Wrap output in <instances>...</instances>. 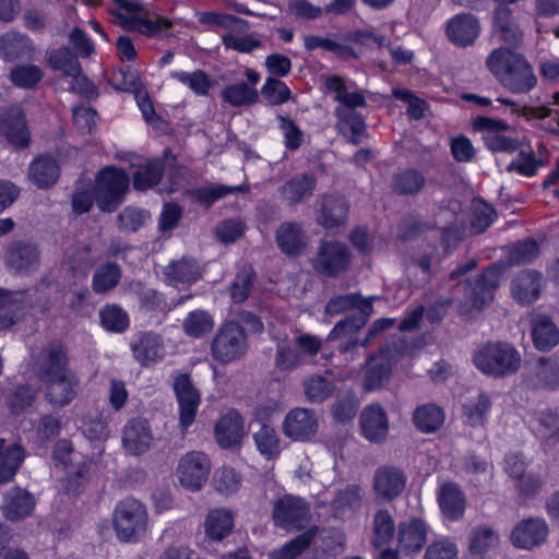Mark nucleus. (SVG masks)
<instances>
[{"instance_id":"nucleus-57","label":"nucleus","mask_w":559,"mask_h":559,"mask_svg":"<svg viewBox=\"0 0 559 559\" xmlns=\"http://www.w3.org/2000/svg\"><path fill=\"white\" fill-rule=\"evenodd\" d=\"M257 282V273L251 266H243L230 285V298L235 302H243L250 296Z\"/></svg>"},{"instance_id":"nucleus-33","label":"nucleus","mask_w":559,"mask_h":559,"mask_svg":"<svg viewBox=\"0 0 559 559\" xmlns=\"http://www.w3.org/2000/svg\"><path fill=\"white\" fill-rule=\"evenodd\" d=\"M110 13L114 15V22L119 24L122 28L130 32H140L147 36H155L158 32L173 26V22L163 16L143 19L139 16H128L114 10H111Z\"/></svg>"},{"instance_id":"nucleus-9","label":"nucleus","mask_w":559,"mask_h":559,"mask_svg":"<svg viewBox=\"0 0 559 559\" xmlns=\"http://www.w3.org/2000/svg\"><path fill=\"white\" fill-rule=\"evenodd\" d=\"M272 519L278 527L300 530L311 520V506L299 496L284 495L274 502Z\"/></svg>"},{"instance_id":"nucleus-2","label":"nucleus","mask_w":559,"mask_h":559,"mask_svg":"<svg viewBox=\"0 0 559 559\" xmlns=\"http://www.w3.org/2000/svg\"><path fill=\"white\" fill-rule=\"evenodd\" d=\"M521 361L520 352L503 341L487 342L473 354L475 367L484 374L498 379L516 373Z\"/></svg>"},{"instance_id":"nucleus-11","label":"nucleus","mask_w":559,"mask_h":559,"mask_svg":"<svg viewBox=\"0 0 559 559\" xmlns=\"http://www.w3.org/2000/svg\"><path fill=\"white\" fill-rule=\"evenodd\" d=\"M210 472V459L200 451L188 452L180 459L177 466L179 483L191 491H199L205 485Z\"/></svg>"},{"instance_id":"nucleus-17","label":"nucleus","mask_w":559,"mask_h":559,"mask_svg":"<svg viewBox=\"0 0 559 559\" xmlns=\"http://www.w3.org/2000/svg\"><path fill=\"white\" fill-rule=\"evenodd\" d=\"M319 421L313 409L296 407L287 413L283 421L284 435L294 441H306L318 431Z\"/></svg>"},{"instance_id":"nucleus-26","label":"nucleus","mask_w":559,"mask_h":559,"mask_svg":"<svg viewBox=\"0 0 559 559\" xmlns=\"http://www.w3.org/2000/svg\"><path fill=\"white\" fill-rule=\"evenodd\" d=\"M348 203L342 195H324L319 202L317 222L324 228H335L346 223Z\"/></svg>"},{"instance_id":"nucleus-8","label":"nucleus","mask_w":559,"mask_h":559,"mask_svg":"<svg viewBox=\"0 0 559 559\" xmlns=\"http://www.w3.org/2000/svg\"><path fill=\"white\" fill-rule=\"evenodd\" d=\"M350 263V249L340 241H322L312 259L313 270L328 277H337L346 273Z\"/></svg>"},{"instance_id":"nucleus-13","label":"nucleus","mask_w":559,"mask_h":559,"mask_svg":"<svg viewBox=\"0 0 559 559\" xmlns=\"http://www.w3.org/2000/svg\"><path fill=\"white\" fill-rule=\"evenodd\" d=\"M0 133L15 150H25L31 145V131L20 106H11L1 112Z\"/></svg>"},{"instance_id":"nucleus-36","label":"nucleus","mask_w":559,"mask_h":559,"mask_svg":"<svg viewBox=\"0 0 559 559\" xmlns=\"http://www.w3.org/2000/svg\"><path fill=\"white\" fill-rule=\"evenodd\" d=\"M426 185V178L421 171L415 168L399 169L391 177L390 187L397 195H416Z\"/></svg>"},{"instance_id":"nucleus-42","label":"nucleus","mask_w":559,"mask_h":559,"mask_svg":"<svg viewBox=\"0 0 559 559\" xmlns=\"http://www.w3.org/2000/svg\"><path fill=\"white\" fill-rule=\"evenodd\" d=\"M528 384L534 389L554 391L559 388V364L548 357L538 359L535 367V374L530 379Z\"/></svg>"},{"instance_id":"nucleus-16","label":"nucleus","mask_w":559,"mask_h":559,"mask_svg":"<svg viewBox=\"0 0 559 559\" xmlns=\"http://www.w3.org/2000/svg\"><path fill=\"white\" fill-rule=\"evenodd\" d=\"M154 445V436L150 423L141 417L128 420L122 430V447L133 456L148 452Z\"/></svg>"},{"instance_id":"nucleus-47","label":"nucleus","mask_w":559,"mask_h":559,"mask_svg":"<svg viewBox=\"0 0 559 559\" xmlns=\"http://www.w3.org/2000/svg\"><path fill=\"white\" fill-rule=\"evenodd\" d=\"M4 444L5 441L0 439V484L11 481L24 460L20 445L4 448Z\"/></svg>"},{"instance_id":"nucleus-56","label":"nucleus","mask_w":559,"mask_h":559,"mask_svg":"<svg viewBox=\"0 0 559 559\" xmlns=\"http://www.w3.org/2000/svg\"><path fill=\"white\" fill-rule=\"evenodd\" d=\"M48 64L64 76L80 74L82 69L76 56L68 47L53 50L48 58Z\"/></svg>"},{"instance_id":"nucleus-55","label":"nucleus","mask_w":559,"mask_h":559,"mask_svg":"<svg viewBox=\"0 0 559 559\" xmlns=\"http://www.w3.org/2000/svg\"><path fill=\"white\" fill-rule=\"evenodd\" d=\"M222 98L231 106L239 107L255 104L259 93L247 83L229 84L222 91Z\"/></svg>"},{"instance_id":"nucleus-52","label":"nucleus","mask_w":559,"mask_h":559,"mask_svg":"<svg viewBox=\"0 0 559 559\" xmlns=\"http://www.w3.org/2000/svg\"><path fill=\"white\" fill-rule=\"evenodd\" d=\"M318 533V526H311L302 534L296 536L282 548L274 551L273 559H297L313 543Z\"/></svg>"},{"instance_id":"nucleus-48","label":"nucleus","mask_w":559,"mask_h":559,"mask_svg":"<svg viewBox=\"0 0 559 559\" xmlns=\"http://www.w3.org/2000/svg\"><path fill=\"white\" fill-rule=\"evenodd\" d=\"M121 276L122 271L117 263L100 264L93 274L92 288L96 294H106L119 284Z\"/></svg>"},{"instance_id":"nucleus-45","label":"nucleus","mask_w":559,"mask_h":559,"mask_svg":"<svg viewBox=\"0 0 559 559\" xmlns=\"http://www.w3.org/2000/svg\"><path fill=\"white\" fill-rule=\"evenodd\" d=\"M413 423L419 431L432 433L443 425L444 413L436 404H425L414 411Z\"/></svg>"},{"instance_id":"nucleus-3","label":"nucleus","mask_w":559,"mask_h":559,"mask_svg":"<svg viewBox=\"0 0 559 559\" xmlns=\"http://www.w3.org/2000/svg\"><path fill=\"white\" fill-rule=\"evenodd\" d=\"M276 341L274 366L278 371H292L300 367L306 357H312L322 347V341L310 334L289 337L286 333H273Z\"/></svg>"},{"instance_id":"nucleus-62","label":"nucleus","mask_w":559,"mask_h":559,"mask_svg":"<svg viewBox=\"0 0 559 559\" xmlns=\"http://www.w3.org/2000/svg\"><path fill=\"white\" fill-rule=\"evenodd\" d=\"M497 218L496 210L486 202L479 201L473 204V216L471 221V233L483 234Z\"/></svg>"},{"instance_id":"nucleus-32","label":"nucleus","mask_w":559,"mask_h":559,"mask_svg":"<svg viewBox=\"0 0 559 559\" xmlns=\"http://www.w3.org/2000/svg\"><path fill=\"white\" fill-rule=\"evenodd\" d=\"M495 32L499 38L510 47L519 48L523 43V32L515 22L512 10L498 5L493 13Z\"/></svg>"},{"instance_id":"nucleus-10","label":"nucleus","mask_w":559,"mask_h":559,"mask_svg":"<svg viewBox=\"0 0 559 559\" xmlns=\"http://www.w3.org/2000/svg\"><path fill=\"white\" fill-rule=\"evenodd\" d=\"M404 348L402 343L393 342L383 346L378 354L370 356L365 376L367 391L378 390L389 380L392 362L402 356Z\"/></svg>"},{"instance_id":"nucleus-24","label":"nucleus","mask_w":559,"mask_h":559,"mask_svg":"<svg viewBox=\"0 0 559 559\" xmlns=\"http://www.w3.org/2000/svg\"><path fill=\"white\" fill-rule=\"evenodd\" d=\"M131 349L141 366L148 367L164 357L163 337L154 332H141L131 343Z\"/></svg>"},{"instance_id":"nucleus-5","label":"nucleus","mask_w":559,"mask_h":559,"mask_svg":"<svg viewBox=\"0 0 559 559\" xmlns=\"http://www.w3.org/2000/svg\"><path fill=\"white\" fill-rule=\"evenodd\" d=\"M147 520L145 506L139 500L128 497L121 500L115 509L114 527L121 540H138L146 532Z\"/></svg>"},{"instance_id":"nucleus-4","label":"nucleus","mask_w":559,"mask_h":559,"mask_svg":"<svg viewBox=\"0 0 559 559\" xmlns=\"http://www.w3.org/2000/svg\"><path fill=\"white\" fill-rule=\"evenodd\" d=\"M128 174L116 166L103 168L96 177L95 200L103 212L111 213L123 202L129 190Z\"/></svg>"},{"instance_id":"nucleus-53","label":"nucleus","mask_w":559,"mask_h":559,"mask_svg":"<svg viewBox=\"0 0 559 559\" xmlns=\"http://www.w3.org/2000/svg\"><path fill=\"white\" fill-rule=\"evenodd\" d=\"M253 440L258 451L266 460H273L280 455V438L273 427L269 425H262L260 429L253 433Z\"/></svg>"},{"instance_id":"nucleus-23","label":"nucleus","mask_w":559,"mask_h":559,"mask_svg":"<svg viewBox=\"0 0 559 559\" xmlns=\"http://www.w3.org/2000/svg\"><path fill=\"white\" fill-rule=\"evenodd\" d=\"M245 436L243 419L235 411H228L215 425V439L223 449H236Z\"/></svg>"},{"instance_id":"nucleus-50","label":"nucleus","mask_w":559,"mask_h":559,"mask_svg":"<svg viewBox=\"0 0 559 559\" xmlns=\"http://www.w3.org/2000/svg\"><path fill=\"white\" fill-rule=\"evenodd\" d=\"M201 275L198 262L192 258H181L165 269V276L171 283L195 282Z\"/></svg>"},{"instance_id":"nucleus-15","label":"nucleus","mask_w":559,"mask_h":559,"mask_svg":"<svg viewBox=\"0 0 559 559\" xmlns=\"http://www.w3.org/2000/svg\"><path fill=\"white\" fill-rule=\"evenodd\" d=\"M406 480V474L402 468L381 465L374 471L372 488L377 498L390 502L403 493Z\"/></svg>"},{"instance_id":"nucleus-25","label":"nucleus","mask_w":559,"mask_h":559,"mask_svg":"<svg viewBox=\"0 0 559 559\" xmlns=\"http://www.w3.org/2000/svg\"><path fill=\"white\" fill-rule=\"evenodd\" d=\"M335 116L337 121L335 129L340 134L347 138L348 142L359 145L368 138L367 124L360 114L352 108L336 107Z\"/></svg>"},{"instance_id":"nucleus-43","label":"nucleus","mask_w":559,"mask_h":559,"mask_svg":"<svg viewBox=\"0 0 559 559\" xmlns=\"http://www.w3.org/2000/svg\"><path fill=\"white\" fill-rule=\"evenodd\" d=\"M304 394L308 402L319 404L332 396L335 383L329 376L313 374L302 381Z\"/></svg>"},{"instance_id":"nucleus-46","label":"nucleus","mask_w":559,"mask_h":559,"mask_svg":"<svg viewBox=\"0 0 559 559\" xmlns=\"http://www.w3.org/2000/svg\"><path fill=\"white\" fill-rule=\"evenodd\" d=\"M250 186L249 185H240V186H225V185H217L212 187H200L195 188L189 191V194L191 198L203 205L206 209H210L212 204L222 199L225 198L229 193L234 192H249Z\"/></svg>"},{"instance_id":"nucleus-63","label":"nucleus","mask_w":559,"mask_h":559,"mask_svg":"<svg viewBox=\"0 0 559 559\" xmlns=\"http://www.w3.org/2000/svg\"><path fill=\"white\" fill-rule=\"evenodd\" d=\"M102 325L111 332H123L129 325L127 312L117 305L106 306L100 310Z\"/></svg>"},{"instance_id":"nucleus-19","label":"nucleus","mask_w":559,"mask_h":559,"mask_svg":"<svg viewBox=\"0 0 559 559\" xmlns=\"http://www.w3.org/2000/svg\"><path fill=\"white\" fill-rule=\"evenodd\" d=\"M43 381L46 382L45 397L53 407L68 405L76 395L79 379L72 370Z\"/></svg>"},{"instance_id":"nucleus-40","label":"nucleus","mask_w":559,"mask_h":559,"mask_svg":"<svg viewBox=\"0 0 559 559\" xmlns=\"http://www.w3.org/2000/svg\"><path fill=\"white\" fill-rule=\"evenodd\" d=\"M26 311L21 294H12L0 288V330L11 328Z\"/></svg>"},{"instance_id":"nucleus-51","label":"nucleus","mask_w":559,"mask_h":559,"mask_svg":"<svg viewBox=\"0 0 559 559\" xmlns=\"http://www.w3.org/2000/svg\"><path fill=\"white\" fill-rule=\"evenodd\" d=\"M354 308L358 312L372 311V304L370 299H366L359 294L338 295L328 301L325 312L329 316H336Z\"/></svg>"},{"instance_id":"nucleus-14","label":"nucleus","mask_w":559,"mask_h":559,"mask_svg":"<svg viewBox=\"0 0 559 559\" xmlns=\"http://www.w3.org/2000/svg\"><path fill=\"white\" fill-rule=\"evenodd\" d=\"M174 391L179 404V426L185 432L194 421L201 396L187 373L178 374L174 382Z\"/></svg>"},{"instance_id":"nucleus-31","label":"nucleus","mask_w":559,"mask_h":559,"mask_svg":"<svg viewBox=\"0 0 559 559\" xmlns=\"http://www.w3.org/2000/svg\"><path fill=\"white\" fill-rule=\"evenodd\" d=\"M542 274L533 271H521L511 283V293L519 304H533L540 294Z\"/></svg>"},{"instance_id":"nucleus-12","label":"nucleus","mask_w":559,"mask_h":559,"mask_svg":"<svg viewBox=\"0 0 559 559\" xmlns=\"http://www.w3.org/2000/svg\"><path fill=\"white\" fill-rule=\"evenodd\" d=\"M3 262L10 271L16 274H27L38 269L40 250L33 242L13 240L4 249Z\"/></svg>"},{"instance_id":"nucleus-58","label":"nucleus","mask_w":559,"mask_h":559,"mask_svg":"<svg viewBox=\"0 0 559 559\" xmlns=\"http://www.w3.org/2000/svg\"><path fill=\"white\" fill-rule=\"evenodd\" d=\"M345 540L344 534L336 530L318 527L313 543L323 552L337 556L344 551Z\"/></svg>"},{"instance_id":"nucleus-38","label":"nucleus","mask_w":559,"mask_h":559,"mask_svg":"<svg viewBox=\"0 0 559 559\" xmlns=\"http://www.w3.org/2000/svg\"><path fill=\"white\" fill-rule=\"evenodd\" d=\"M60 175L57 160L50 156H39L31 165L28 177L39 189H47L53 186Z\"/></svg>"},{"instance_id":"nucleus-49","label":"nucleus","mask_w":559,"mask_h":559,"mask_svg":"<svg viewBox=\"0 0 559 559\" xmlns=\"http://www.w3.org/2000/svg\"><path fill=\"white\" fill-rule=\"evenodd\" d=\"M395 523L386 509H380L374 513L372 522L371 545L381 548L388 545L394 537Z\"/></svg>"},{"instance_id":"nucleus-20","label":"nucleus","mask_w":559,"mask_h":559,"mask_svg":"<svg viewBox=\"0 0 559 559\" xmlns=\"http://www.w3.org/2000/svg\"><path fill=\"white\" fill-rule=\"evenodd\" d=\"M360 427L368 441L384 442L389 435V419L384 408L379 404L366 406L360 413Z\"/></svg>"},{"instance_id":"nucleus-34","label":"nucleus","mask_w":559,"mask_h":559,"mask_svg":"<svg viewBox=\"0 0 559 559\" xmlns=\"http://www.w3.org/2000/svg\"><path fill=\"white\" fill-rule=\"evenodd\" d=\"M34 507V497L28 491L15 487L4 495L2 513L7 520L19 521L28 516Z\"/></svg>"},{"instance_id":"nucleus-27","label":"nucleus","mask_w":559,"mask_h":559,"mask_svg":"<svg viewBox=\"0 0 559 559\" xmlns=\"http://www.w3.org/2000/svg\"><path fill=\"white\" fill-rule=\"evenodd\" d=\"M532 341L539 352H549L559 344V328L546 314H535L530 320Z\"/></svg>"},{"instance_id":"nucleus-7","label":"nucleus","mask_w":559,"mask_h":559,"mask_svg":"<svg viewBox=\"0 0 559 559\" xmlns=\"http://www.w3.org/2000/svg\"><path fill=\"white\" fill-rule=\"evenodd\" d=\"M504 264L496 262L486 267L474 281H467L465 289V307L481 310L493 299L495 290L499 286Z\"/></svg>"},{"instance_id":"nucleus-6","label":"nucleus","mask_w":559,"mask_h":559,"mask_svg":"<svg viewBox=\"0 0 559 559\" xmlns=\"http://www.w3.org/2000/svg\"><path fill=\"white\" fill-rule=\"evenodd\" d=\"M248 349L247 336L243 328L235 322L227 321L216 332L211 344V353L215 360L226 365L243 357Z\"/></svg>"},{"instance_id":"nucleus-1","label":"nucleus","mask_w":559,"mask_h":559,"mask_svg":"<svg viewBox=\"0 0 559 559\" xmlns=\"http://www.w3.org/2000/svg\"><path fill=\"white\" fill-rule=\"evenodd\" d=\"M486 67L497 81L513 94H526L537 84L532 64L524 55L508 47L493 49Z\"/></svg>"},{"instance_id":"nucleus-59","label":"nucleus","mask_w":559,"mask_h":559,"mask_svg":"<svg viewBox=\"0 0 559 559\" xmlns=\"http://www.w3.org/2000/svg\"><path fill=\"white\" fill-rule=\"evenodd\" d=\"M151 218L148 211L135 207L127 206L117 216V226L120 230L135 233Z\"/></svg>"},{"instance_id":"nucleus-64","label":"nucleus","mask_w":559,"mask_h":559,"mask_svg":"<svg viewBox=\"0 0 559 559\" xmlns=\"http://www.w3.org/2000/svg\"><path fill=\"white\" fill-rule=\"evenodd\" d=\"M262 96L270 105L277 106L286 103L292 98L288 86L280 79L269 76L261 88Z\"/></svg>"},{"instance_id":"nucleus-41","label":"nucleus","mask_w":559,"mask_h":559,"mask_svg":"<svg viewBox=\"0 0 559 559\" xmlns=\"http://www.w3.org/2000/svg\"><path fill=\"white\" fill-rule=\"evenodd\" d=\"M204 527L210 539L222 540L233 532L234 515L227 509H214L209 512Z\"/></svg>"},{"instance_id":"nucleus-22","label":"nucleus","mask_w":559,"mask_h":559,"mask_svg":"<svg viewBox=\"0 0 559 559\" xmlns=\"http://www.w3.org/2000/svg\"><path fill=\"white\" fill-rule=\"evenodd\" d=\"M447 36L457 47L471 46L479 35V21L471 13H461L447 23Z\"/></svg>"},{"instance_id":"nucleus-39","label":"nucleus","mask_w":559,"mask_h":559,"mask_svg":"<svg viewBox=\"0 0 559 559\" xmlns=\"http://www.w3.org/2000/svg\"><path fill=\"white\" fill-rule=\"evenodd\" d=\"M314 187V177L312 175L302 174L285 182L278 188V191L288 204L295 205L305 198L312 195Z\"/></svg>"},{"instance_id":"nucleus-35","label":"nucleus","mask_w":559,"mask_h":559,"mask_svg":"<svg viewBox=\"0 0 559 559\" xmlns=\"http://www.w3.org/2000/svg\"><path fill=\"white\" fill-rule=\"evenodd\" d=\"M438 501L443 515L450 521L461 519L465 510V496L454 483H444L440 486Z\"/></svg>"},{"instance_id":"nucleus-21","label":"nucleus","mask_w":559,"mask_h":559,"mask_svg":"<svg viewBox=\"0 0 559 559\" xmlns=\"http://www.w3.org/2000/svg\"><path fill=\"white\" fill-rule=\"evenodd\" d=\"M36 372L40 380L70 371L64 347L58 342L44 347L36 359Z\"/></svg>"},{"instance_id":"nucleus-44","label":"nucleus","mask_w":559,"mask_h":559,"mask_svg":"<svg viewBox=\"0 0 559 559\" xmlns=\"http://www.w3.org/2000/svg\"><path fill=\"white\" fill-rule=\"evenodd\" d=\"M164 163L153 160L139 165L132 175V186L136 191H146L156 187L164 176Z\"/></svg>"},{"instance_id":"nucleus-28","label":"nucleus","mask_w":559,"mask_h":559,"mask_svg":"<svg viewBox=\"0 0 559 559\" xmlns=\"http://www.w3.org/2000/svg\"><path fill=\"white\" fill-rule=\"evenodd\" d=\"M427 540V525L421 519L412 518L397 526L399 546L405 554L418 552Z\"/></svg>"},{"instance_id":"nucleus-37","label":"nucleus","mask_w":559,"mask_h":559,"mask_svg":"<svg viewBox=\"0 0 559 559\" xmlns=\"http://www.w3.org/2000/svg\"><path fill=\"white\" fill-rule=\"evenodd\" d=\"M34 47L26 35L9 32L0 37V53L7 61L31 59Z\"/></svg>"},{"instance_id":"nucleus-54","label":"nucleus","mask_w":559,"mask_h":559,"mask_svg":"<svg viewBox=\"0 0 559 559\" xmlns=\"http://www.w3.org/2000/svg\"><path fill=\"white\" fill-rule=\"evenodd\" d=\"M9 78L13 85L24 90H33L43 80L44 72L35 64H17L10 70Z\"/></svg>"},{"instance_id":"nucleus-61","label":"nucleus","mask_w":559,"mask_h":559,"mask_svg":"<svg viewBox=\"0 0 559 559\" xmlns=\"http://www.w3.org/2000/svg\"><path fill=\"white\" fill-rule=\"evenodd\" d=\"M359 408V400L353 392H346L343 395L337 396L333 406L332 414L337 423H348L357 414Z\"/></svg>"},{"instance_id":"nucleus-60","label":"nucleus","mask_w":559,"mask_h":559,"mask_svg":"<svg viewBox=\"0 0 559 559\" xmlns=\"http://www.w3.org/2000/svg\"><path fill=\"white\" fill-rule=\"evenodd\" d=\"M212 317L203 310H195L185 319L182 328L186 334L191 337H201L213 330Z\"/></svg>"},{"instance_id":"nucleus-18","label":"nucleus","mask_w":559,"mask_h":559,"mask_svg":"<svg viewBox=\"0 0 559 559\" xmlns=\"http://www.w3.org/2000/svg\"><path fill=\"white\" fill-rule=\"evenodd\" d=\"M548 525L539 518H528L519 522L512 533V544L522 549H532L540 546L547 538Z\"/></svg>"},{"instance_id":"nucleus-30","label":"nucleus","mask_w":559,"mask_h":559,"mask_svg":"<svg viewBox=\"0 0 559 559\" xmlns=\"http://www.w3.org/2000/svg\"><path fill=\"white\" fill-rule=\"evenodd\" d=\"M275 241L283 253L298 255L307 246V236L300 224L284 222L275 233Z\"/></svg>"},{"instance_id":"nucleus-29","label":"nucleus","mask_w":559,"mask_h":559,"mask_svg":"<svg viewBox=\"0 0 559 559\" xmlns=\"http://www.w3.org/2000/svg\"><path fill=\"white\" fill-rule=\"evenodd\" d=\"M371 312L372 311H361L341 320L330 332L328 341L348 338L347 342L340 344V350L342 353L353 350L359 343L352 337L366 325Z\"/></svg>"}]
</instances>
